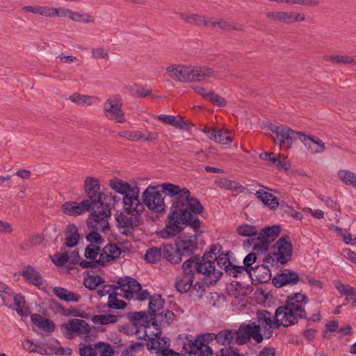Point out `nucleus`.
<instances>
[{"label":"nucleus","instance_id":"a18cd8bd","mask_svg":"<svg viewBox=\"0 0 356 356\" xmlns=\"http://www.w3.org/2000/svg\"><path fill=\"white\" fill-rule=\"evenodd\" d=\"M225 272L227 275L233 277H240L243 275H247L245 267H243V266H236L232 263L225 266Z\"/></svg>","mask_w":356,"mask_h":356},{"label":"nucleus","instance_id":"4d7b16f0","mask_svg":"<svg viewBox=\"0 0 356 356\" xmlns=\"http://www.w3.org/2000/svg\"><path fill=\"white\" fill-rule=\"evenodd\" d=\"M100 248L93 244H89L86 247L84 256L90 260H97L96 257L99 254Z\"/></svg>","mask_w":356,"mask_h":356},{"label":"nucleus","instance_id":"49530a36","mask_svg":"<svg viewBox=\"0 0 356 356\" xmlns=\"http://www.w3.org/2000/svg\"><path fill=\"white\" fill-rule=\"evenodd\" d=\"M237 233L242 236L252 237L259 234L255 226L249 224H243L236 228Z\"/></svg>","mask_w":356,"mask_h":356},{"label":"nucleus","instance_id":"de8ad7c7","mask_svg":"<svg viewBox=\"0 0 356 356\" xmlns=\"http://www.w3.org/2000/svg\"><path fill=\"white\" fill-rule=\"evenodd\" d=\"M339 179L346 185L355 186L356 174L347 170H340L338 172Z\"/></svg>","mask_w":356,"mask_h":356},{"label":"nucleus","instance_id":"f03ea898","mask_svg":"<svg viewBox=\"0 0 356 356\" xmlns=\"http://www.w3.org/2000/svg\"><path fill=\"white\" fill-rule=\"evenodd\" d=\"M222 251V245L218 243H213L209 247V249L204 252L202 257L199 254H195L185 261L181 266L184 273V280H182L181 282L192 281L193 278V269L196 270V272L222 273L216 268V260L218 254L221 253Z\"/></svg>","mask_w":356,"mask_h":356},{"label":"nucleus","instance_id":"f257e3e1","mask_svg":"<svg viewBox=\"0 0 356 356\" xmlns=\"http://www.w3.org/2000/svg\"><path fill=\"white\" fill-rule=\"evenodd\" d=\"M171 198L172 206L166 218L165 226L157 235L162 238H171L180 234L186 227L197 232L201 227L198 215L204 211L200 200L191 196L190 191L179 185L165 182L150 184L143 192L141 204L156 213L165 211V197Z\"/></svg>","mask_w":356,"mask_h":356},{"label":"nucleus","instance_id":"79ce46f5","mask_svg":"<svg viewBox=\"0 0 356 356\" xmlns=\"http://www.w3.org/2000/svg\"><path fill=\"white\" fill-rule=\"evenodd\" d=\"M91 320L94 324L105 325L117 322L118 316L114 314L94 315Z\"/></svg>","mask_w":356,"mask_h":356},{"label":"nucleus","instance_id":"8fccbe9b","mask_svg":"<svg viewBox=\"0 0 356 356\" xmlns=\"http://www.w3.org/2000/svg\"><path fill=\"white\" fill-rule=\"evenodd\" d=\"M278 207L283 213L293 218L294 219L301 220L302 218V214L300 212L296 211L291 206L289 205L285 202L279 203Z\"/></svg>","mask_w":356,"mask_h":356},{"label":"nucleus","instance_id":"b1692460","mask_svg":"<svg viewBox=\"0 0 356 356\" xmlns=\"http://www.w3.org/2000/svg\"><path fill=\"white\" fill-rule=\"evenodd\" d=\"M22 276L30 284L38 286L40 289V286L43 285L44 280L40 273L33 266L28 265L21 272Z\"/></svg>","mask_w":356,"mask_h":356},{"label":"nucleus","instance_id":"ddd939ff","mask_svg":"<svg viewBox=\"0 0 356 356\" xmlns=\"http://www.w3.org/2000/svg\"><path fill=\"white\" fill-rule=\"evenodd\" d=\"M172 251V249L170 243H163L159 248L152 247L147 250L145 259L149 264H155L163 258L172 264L170 259Z\"/></svg>","mask_w":356,"mask_h":356},{"label":"nucleus","instance_id":"09e8293b","mask_svg":"<svg viewBox=\"0 0 356 356\" xmlns=\"http://www.w3.org/2000/svg\"><path fill=\"white\" fill-rule=\"evenodd\" d=\"M104 280L99 275H89L84 279V286L90 290H95L99 285L104 283Z\"/></svg>","mask_w":356,"mask_h":356},{"label":"nucleus","instance_id":"a211bd4d","mask_svg":"<svg viewBox=\"0 0 356 356\" xmlns=\"http://www.w3.org/2000/svg\"><path fill=\"white\" fill-rule=\"evenodd\" d=\"M300 280L296 272L291 269H284L280 273L274 276L272 282L275 287L280 288L286 285H296Z\"/></svg>","mask_w":356,"mask_h":356},{"label":"nucleus","instance_id":"603ef678","mask_svg":"<svg viewBox=\"0 0 356 356\" xmlns=\"http://www.w3.org/2000/svg\"><path fill=\"white\" fill-rule=\"evenodd\" d=\"M94 99L95 98L91 96L83 95L79 93H74L70 96V99L79 105H92L94 103Z\"/></svg>","mask_w":356,"mask_h":356},{"label":"nucleus","instance_id":"dca6fc26","mask_svg":"<svg viewBox=\"0 0 356 356\" xmlns=\"http://www.w3.org/2000/svg\"><path fill=\"white\" fill-rule=\"evenodd\" d=\"M175 314L168 309L163 310L159 313H154V316H151L152 325L156 330V333H154V336L159 337L161 336L162 327L169 325L175 319Z\"/></svg>","mask_w":356,"mask_h":356},{"label":"nucleus","instance_id":"2f4dec72","mask_svg":"<svg viewBox=\"0 0 356 356\" xmlns=\"http://www.w3.org/2000/svg\"><path fill=\"white\" fill-rule=\"evenodd\" d=\"M23 10L34 14H39L45 17H55L58 13L56 8H49L46 6H27L22 8Z\"/></svg>","mask_w":356,"mask_h":356},{"label":"nucleus","instance_id":"1a4fd4ad","mask_svg":"<svg viewBox=\"0 0 356 356\" xmlns=\"http://www.w3.org/2000/svg\"><path fill=\"white\" fill-rule=\"evenodd\" d=\"M117 284L119 285L120 290L124 293L122 297L127 300L134 298L140 301L146 299L149 300V293L147 290H143L140 284L134 278L127 276L120 277Z\"/></svg>","mask_w":356,"mask_h":356},{"label":"nucleus","instance_id":"4be33fe9","mask_svg":"<svg viewBox=\"0 0 356 356\" xmlns=\"http://www.w3.org/2000/svg\"><path fill=\"white\" fill-rule=\"evenodd\" d=\"M257 322L262 325L264 336L266 339L272 337V313L266 309L257 311Z\"/></svg>","mask_w":356,"mask_h":356},{"label":"nucleus","instance_id":"c85d7f7f","mask_svg":"<svg viewBox=\"0 0 356 356\" xmlns=\"http://www.w3.org/2000/svg\"><path fill=\"white\" fill-rule=\"evenodd\" d=\"M303 136H305V139H300L304 145L311 149L313 153H321L325 149L324 143L318 138H314L307 135L303 132Z\"/></svg>","mask_w":356,"mask_h":356},{"label":"nucleus","instance_id":"7ed1b4c3","mask_svg":"<svg viewBox=\"0 0 356 356\" xmlns=\"http://www.w3.org/2000/svg\"><path fill=\"white\" fill-rule=\"evenodd\" d=\"M193 276L191 282H181L184 280V269L182 273L178 276L175 280L176 289L181 293L190 292V296L194 300H200L204 296L206 290L205 287L215 286L222 277L223 273H210L207 272H196L193 269Z\"/></svg>","mask_w":356,"mask_h":356},{"label":"nucleus","instance_id":"412c9836","mask_svg":"<svg viewBox=\"0 0 356 356\" xmlns=\"http://www.w3.org/2000/svg\"><path fill=\"white\" fill-rule=\"evenodd\" d=\"M156 118L166 124H170L176 128L190 131L193 124L188 121L184 120L183 118L178 116L176 118L170 115H159Z\"/></svg>","mask_w":356,"mask_h":356},{"label":"nucleus","instance_id":"774afa93","mask_svg":"<svg viewBox=\"0 0 356 356\" xmlns=\"http://www.w3.org/2000/svg\"><path fill=\"white\" fill-rule=\"evenodd\" d=\"M79 346L80 356H97L96 348L95 346L92 348L90 344L86 345L83 343H81Z\"/></svg>","mask_w":356,"mask_h":356},{"label":"nucleus","instance_id":"6ab92c4d","mask_svg":"<svg viewBox=\"0 0 356 356\" xmlns=\"http://www.w3.org/2000/svg\"><path fill=\"white\" fill-rule=\"evenodd\" d=\"M103 110L105 116L109 120H113L115 122L122 123L124 122V114L121 108V104L114 102L108 99L104 104Z\"/></svg>","mask_w":356,"mask_h":356},{"label":"nucleus","instance_id":"5701e85b","mask_svg":"<svg viewBox=\"0 0 356 356\" xmlns=\"http://www.w3.org/2000/svg\"><path fill=\"white\" fill-rule=\"evenodd\" d=\"M136 216L134 218L129 217L124 215L122 212L115 214V220L118 222V227L128 228L134 229L136 227L140 226L143 223L140 215L136 213Z\"/></svg>","mask_w":356,"mask_h":356},{"label":"nucleus","instance_id":"9b49d317","mask_svg":"<svg viewBox=\"0 0 356 356\" xmlns=\"http://www.w3.org/2000/svg\"><path fill=\"white\" fill-rule=\"evenodd\" d=\"M83 190L87 197L84 200H88L93 211L95 207H102V196L104 192L100 191L99 181L97 178L87 177L84 181Z\"/></svg>","mask_w":356,"mask_h":356},{"label":"nucleus","instance_id":"39448f33","mask_svg":"<svg viewBox=\"0 0 356 356\" xmlns=\"http://www.w3.org/2000/svg\"><path fill=\"white\" fill-rule=\"evenodd\" d=\"M166 70L170 77L182 82L200 81L215 76L214 71L204 66L170 65Z\"/></svg>","mask_w":356,"mask_h":356},{"label":"nucleus","instance_id":"864d4df0","mask_svg":"<svg viewBox=\"0 0 356 356\" xmlns=\"http://www.w3.org/2000/svg\"><path fill=\"white\" fill-rule=\"evenodd\" d=\"M96 350L99 351L100 356H113L114 349L113 346L108 343L99 341L94 344Z\"/></svg>","mask_w":356,"mask_h":356},{"label":"nucleus","instance_id":"ea45409f","mask_svg":"<svg viewBox=\"0 0 356 356\" xmlns=\"http://www.w3.org/2000/svg\"><path fill=\"white\" fill-rule=\"evenodd\" d=\"M278 307L276 309L275 315L272 314V323L271 326L272 327V332L274 329H278L281 326L284 327H289L290 325H292L293 324H289V321H291V318H284V314H277Z\"/></svg>","mask_w":356,"mask_h":356},{"label":"nucleus","instance_id":"473e14b6","mask_svg":"<svg viewBox=\"0 0 356 356\" xmlns=\"http://www.w3.org/2000/svg\"><path fill=\"white\" fill-rule=\"evenodd\" d=\"M25 304L24 297L21 293L16 294L14 296V308L11 309L16 311L22 317L28 316L31 314V311L25 307Z\"/></svg>","mask_w":356,"mask_h":356},{"label":"nucleus","instance_id":"393cba45","mask_svg":"<svg viewBox=\"0 0 356 356\" xmlns=\"http://www.w3.org/2000/svg\"><path fill=\"white\" fill-rule=\"evenodd\" d=\"M65 245L67 248H72L78 245L80 240V235L75 224L70 223L67 225L65 230Z\"/></svg>","mask_w":356,"mask_h":356},{"label":"nucleus","instance_id":"e433bc0d","mask_svg":"<svg viewBox=\"0 0 356 356\" xmlns=\"http://www.w3.org/2000/svg\"><path fill=\"white\" fill-rule=\"evenodd\" d=\"M164 300L162 299L161 295L155 293L149 297V302L148 305V313L149 316H154L159 309L163 307Z\"/></svg>","mask_w":356,"mask_h":356},{"label":"nucleus","instance_id":"a19ab883","mask_svg":"<svg viewBox=\"0 0 356 356\" xmlns=\"http://www.w3.org/2000/svg\"><path fill=\"white\" fill-rule=\"evenodd\" d=\"M53 342L57 344H60V341L58 339L52 338L45 343H42L40 345L37 344L36 348H35V350L33 353H37L42 355H53Z\"/></svg>","mask_w":356,"mask_h":356},{"label":"nucleus","instance_id":"052dcab7","mask_svg":"<svg viewBox=\"0 0 356 356\" xmlns=\"http://www.w3.org/2000/svg\"><path fill=\"white\" fill-rule=\"evenodd\" d=\"M69 259L67 252L56 253L53 257H51V261L57 266H64L66 263L69 262Z\"/></svg>","mask_w":356,"mask_h":356},{"label":"nucleus","instance_id":"4468645a","mask_svg":"<svg viewBox=\"0 0 356 356\" xmlns=\"http://www.w3.org/2000/svg\"><path fill=\"white\" fill-rule=\"evenodd\" d=\"M277 249V262L285 264L291 260L293 252V245L288 236H283L274 244Z\"/></svg>","mask_w":356,"mask_h":356},{"label":"nucleus","instance_id":"c756f323","mask_svg":"<svg viewBox=\"0 0 356 356\" xmlns=\"http://www.w3.org/2000/svg\"><path fill=\"white\" fill-rule=\"evenodd\" d=\"M266 253H259L256 251H253L248 254L243 259V266L245 267L246 274L250 279H252V272L254 269L253 264L257 261L260 262L261 256L266 254Z\"/></svg>","mask_w":356,"mask_h":356},{"label":"nucleus","instance_id":"c9c22d12","mask_svg":"<svg viewBox=\"0 0 356 356\" xmlns=\"http://www.w3.org/2000/svg\"><path fill=\"white\" fill-rule=\"evenodd\" d=\"M217 343L225 346L235 344L234 330L224 329L218 332Z\"/></svg>","mask_w":356,"mask_h":356},{"label":"nucleus","instance_id":"0e129e2a","mask_svg":"<svg viewBox=\"0 0 356 356\" xmlns=\"http://www.w3.org/2000/svg\"><path fill=\"white\" fill-rule=\"evenodd\" d=\"M119 135L121 137L125 138L131 141H138L143 138V134L141 131H123L119 133Z\"/></svg>","mask_w":356,"mask_h":356},{"label":"nucleus","instance_id":"20e7f679","mask_svg":"<svg viewBox=\"0 0 356 356\" xmlns=\"http://www.w3.org/2000/svg\"><path fill=\"white\" fill-rule=\"evenodd\" d=\"M109 186L116 193L124 195L122 202L124 205L129 206L125 209L128 215L134 216V213L140 215L143 212L144 207L139 199L138 187H131L129 183L118 178L111 179Z\"/></svg>","mask_w":356,"mask_h":356},{"label":"nucleus","instance_id":"5fc2aeb1","mask_svg":"<svg viewBox=\"0 0 356 356\" xmlns=\"http://www.w3.org/2000/svg\"><path fill=\"white\" fill-rule=\"evenodd\" d=\"M179 15L180 17L187 23L195 24L196 26H202L203 22H204V16L197 14L186 15L184 13H180Z\"/></svg>","mask_w":356,"mask_h":356},{"label":"nucleus","instance_id":"7c9ffc66","mask_svg":"<svg viewBox=\"0 0 356 356\" xmlns=\"http://www.w3.org/2000/svg\"><path fill=\"white\" fill-rule=\"evenodd\" d=\"M148 339L147 348L149 351H158L159 349L168 348L170 346V340L166 337H161L159 336L157 337L154 336V337L148 338Z\"/></svg>","mask_w":356,"mask_h":356},{"label":"nucleus","instance_id":"f3484780","mask_svg":"<svg viewBox=\"0 0 356 356\" xmlns=\"http://www.w3.org/2000/svg\"><path fill=\"white\" fill-rule=\"evenodd\" d=\"M183 350L189 355L198 356H209L213 355V350L209 346H205L199 336L194 340H188L184 343Z\"/></svg>","mask_w":356,"mask_h":356},{"label":"nucleus","instance_id":"0eeeda50","mask_svg":"<svg viewBox=\"0 0 356 356\" xmlns=\"http://www.w3.org/2000/svg\"><path fill=\"white\" fill-rule=\"evenodd\" d=\"M202 233L200 230L195 234ZM172 249L170 259L172 264L181 262L183 257H193L198 249L197 235L182 233L176 239L175 243L170 244Z\"/></svg>","mask_w":356,"mask_h":356},{"label":"nucleus","instance_id":"338daca9","mask_svg":"<svg viewBox=\"0 0 356 356\" xmlns=\"http://www.w3.org/2000/svg\"><path fill=\"white\" fill-rule=\"evenodd\" d=\"M216 262L221 269L225 270V266L232 264L229 259V252H225L222 251L221 253L218 254Z\"/></svg>","mask_w":356,"mask_h":356},{"label":"nucleus","instance_id":"a878e982","mask_svg":"<svg viewBox=\"0 0 356 356\" xmlns=\"http://www.w3.org/2000/svg\"><path fill=\"white\" fill-rule=\"evenodd\" d=\"M250 329L246 323H242L238 330H234L235 344L243 346L250 341L252 338Z\"/></svg>","mask_w":356,"mask_h":356},{"label":"nucleus","instance_id":"680f3d73","mask_svg":"<svg viewBox=\"0 0 356 356\" xmlns=\"http://www.w3.org/2000/svg\"><path fill=\"white\" fill-rule=\"evenodd\" d=\"M228 133V130H218L217 131L215 141L222 145H229L232 142V138L227 136Z\"/></svg>","mask_w":356,"mask_h":356},{"label":"nucleus","instance_id":"bb28decb","mask_svg":"<svg viewBox=\"0 0 356 356\" xmlns=\"http://www.w3.org/2000/svg\"><path fill=\"white\" fill-rule=\"evenodd\" d=\"M31 319L33 324L49 333L53 332L56 329V325L52 320L46 318L40 314H33L31 315Z\"/></svg>","mask_w":356,"mask_h":356},{"label":"nucleus","instance_id":"f704fd0d","mask_svg":"<svg viewBox=\"0 0 356 356\" xmlns=\"http://www.w3.org/2000/svg\"><path fill=\"white\" fill-rule=\"evenodd\" d=\"M256 195L258 200L262 202L264 205L270 207L271 209H275L279 206L277 197L270 193L257 191Z\"/></svg>","mask_w":356,"mask_h":356},{"label":"nucleus","instance_id":"3c124183","mask_svg":"<svg viewBox=\"0 0 356 356\" xmlns=\"http://www.w3.org/2000/svg\"><path fill=\"white\" fill-rule=\"evenodd\" d=\"M111 196H113L111 193H107L104 192V195L102 196V209L101 211H96V213H102V212L106 213L105 214L109 213V218L111 216V202L112 198Z\"/></svg>","mask_w":356,"mask_h":356},{"label":"nucleus","instance_id":"2eb2a0df","mask_svg":"<svg viewBox=\"0 0 356 356\" xmlns=\"http://www.w3.org/2000/svg\"><path fill=\"white\" fill-rule=\"evenodd\" d=\"M60 209L65 215L70 216H79L86 211H93L88 200H82L79 203L74 201H67L61 204Z\"/></svg>","mask_w":356,"mask_h":356},{"label":"nucleus","instance_id":"bf43d9fd","mask_svg":"<svg viewBox=\"0 0 356 356\" xmlns=\"http://www.w3.org/2000/svg\"><path fill=\"white\" fill-rule=\"evenodd\" d=\"M216 356H245L240 353L239 349L236 347L229 346L221 348L216 354Z\"/></svg>","mask_w":356,"mask_h":356},{"label":"nucleus","instance_id":"6e6552de","mask_svg":"<svg viewBox=\"0 0 356 356\" xmlns=\"http://www.w3.org/2000/svg\"><path fill=\"white\" fill-rule=\"evenodd\" d=\"M96 213V211L91 212L87 219L86 225L89 229L92 231L86 236V240L90 244L102 245L104 242V238L97 232L98 230L107 233L110 230V226L108 221L109 213Z\"/></svg>","mask_w":356,"mask_h":356},{"label":"nucleus","instance_id":"aec40b11","mask_svg":"<svg viewBox=\"0 0 356 356\" xmlns=\"http://www.w3.org/2000/svg\"><path fill=\"white\" fill-rule=\"evenodd\" d=\"M253 284H263L269 281L271 278V272L268 265L257 264L254 266L252 272Z\"/></svg>","mask_w":356,"mask_h":356},{"label":"nucleus","instance_id":"4c0bfd02","mask_svg":"<svg viewBox=\"0 0 356 356\" xmlns=\"http://www.w3.org/2000/svg\"><path fill=\"white\" fill-rule=\"evenodd\" d=\"M121 253V249L115 243H108L103 248V254H106V261H110L118 258Z\"/></svg>","mask_w":356,"mask_h":356},{"label":"nucleus","instance_id":"e2e57ef3","mask_svg":"<svg viewBox=\"0 0 356 356\" xmlns=\"http://www.w3.org/2000/svg\"><path fill=\"white\" fill-rule=\"evenodd\" d=\"M106 261L103 259L99 258L97 260H81L79 263V265L81 266L83 268H97L99 266H104Z\"/></svg>","mask_w":356,"mask_h":356},{"label":"nucleus","instance_id":"cd10ccee","mask_svg":"<svg viewBox=\"0 0 356 356\" xmlns=\"http://www.w3.org/2000/svg\"><path fill=\"white\" fill-rule=\"evenodd\" d=\"M67 330L75 332L79 335L88 334L91 331L90 325L84 320L72 318L68 321Z\"/></svg>","mask_w":356,"mask_h":356},{"label":"nucleus","instance_id":"58836bf2","mask_svg":"<svg viewBox=\"0 0 356 356\" xmlns=\"http://www.w3.org/2000/svg\"><path fill=\"white\" fill-rule=\"evenodd\" d=\"M266 17L274 21L285 23H292L291 12L272 11L266 13Z\"/></svg>","mask_w":356,"mask_h":356},{"label":"nucleus","instance_id":"13d9d810","mask_svg":"<svg viewBox=\"0 0 356 356\" xmlns=\"http://www.w3.org/2000/svg\"><path fill=\"white\" fill-rule=\"evenodd\" d=\"M17 293H14L13 291L9 288V291H6L3 294L0 293V297L3 302V305L7 306L8 308H14V304L13 305V301L14 302V296Z\"/></svg>","mask_w":356,"mask_h":356},{"label":"nucleus","instance_id":"6e6d98bb","mask_svg":"<svg viewBox=\"0 0 356 356\" xmlns=\"http://www.w3.org/2000/svg\"><path fill=\"white\" fill-rule=\"evenodd\" d=\"M147 314L149 313L146 311L129 312L127 314V317L129 320L132 322L131 324L138 327L140 323L147 317Z\"/></svg>","mask_w":356,"mask_h":356},{"label":"nucleus","instance_id":"69168bd1","mask_svg":"<svg viewBox=\"0 0 356 356\" xmlns=\"http://www.w3.org/2000/svg\"><path fill=\"white\" fill-rule=\"evenodd\" d=\"M131 92L134 96L138 97H146L151 94L152 90L150 88L146 89L140 85H135L131 88Z\"/></svg>","mask_w":356,"mask_h":356},{"label":"nucleus","instance_id":"c03bdc74","mask_svg":"<svg viewBox=\"0 0 356 356\" xmlns=\"http://www.w3.org/2000/svg\"><path fill=\"white\" fill-rule=\"evenodd\" d=\"M248 327H250V332L252 334V339L258 343H260L264 340V333L261 334V331L263 332L262 325L259 323L257 321H252L250 323L246 324Z\"/></svg>","mask_w":356,"mask_h":356},{"label":"nucleus","instance_id":"37998d69","mask_svg":"<svg viewBox=\"0 0 356 356\" xmlns=\"http://www.w3.org/2000/svg\"><path fill=\"white\" fill-rule=\"evenodd\" d=\"M122 295L123 294H122V293H117V291H115V293H113V294H109V296L108 298V302H107L108 307L111 309H124L127 306L126 302H124V300H118L117 298L118 296L122 297Z\"/></svg>","mask_w":356,"mask_h":356},{"label":"nucleus","instance_id":"f8f14e48","mask_svg":"<svg viewBox=\"0 0 356 356\" xmlns=\"http://www.w3.org/2000/svg\"><path fill=\"white\" fill-rule=\"evenodd\" d=\"M281 232L280 225H275L261 229L259 233L260 243L254 246V251L259 253H267L271 242L279 236Z\"/></svg>","mask_w":356,"mask_h":356},{"label":"nucleus","instance_id":"9d476101","mask_svg":"<svg viewBox=\"0 0 356 356\" xmlns=\"http://www.w3.org/2000/svg\"><path fill=\"white\" fill-rule=\"evenodd\" d=\"M269 130L273 134L276 135V137H273L275 144L284 149H289L293 143L298 139L305 140V136H303V132L294 131L285 125H275L270 124Z\"/></svg>","mask_w":356,"mask_h":356},{"label":"nucleus","instance_id":"72a5a7b5","mask_svg":"<svg viewBox=\"0 0 356 356\" xmlns=\"http://www.w3.org/2000/svg\"><path fill=\"white\" fill-rule=\"evenodd\" d=\"M56 308L59 310V312L61 315L64 316H74V317H79L82 318H88V314L86 312H80L79 309L71 307L69 309H65L63 306H62L56 300H52Z\"/></svg>","mask_w":356,"mask_h":356},{"label":"nucleus","instance_id":"423d86ee","mask_svg":"<svg viewBox=\"0 0 356 356\" xmlns=\"http://www.w3.org/2000/svg\"><path fill=\"white\" fill-rule=\"evenodd\" d=\"M309 302L308 297L301 293H294L287 296L285 304L278 307L277 314H284V318H289V324H297L298 318H307L305 305Z\"/></svg>","mask_w":356,"mask_h":356}]
</instances>
